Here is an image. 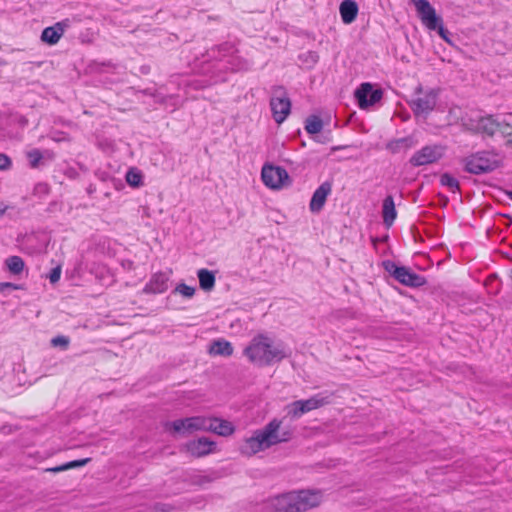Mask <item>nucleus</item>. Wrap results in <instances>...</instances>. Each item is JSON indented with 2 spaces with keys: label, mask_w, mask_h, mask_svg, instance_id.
I'll return each mask as SVG.
<instances>
[{
  "label": "nucleus",
  "mask_w": 512,
  "mask_h": 512,
  "mask_svg": "<svg viewBox=\"0 0 512 512\" xmlns=\"http://www.w3.org/2000/svg\"><path fill=\"white\" fill-rule=\"evenodd\" d=\"M330 402V395H327L325 393L315 394L312 397L305 400H297V403L299 404L303 414L323 407L329 404Z\"/></svg>",
  "instance_id": "dca6fc26"
},
{
  "label": "nucleus",
  "mask_w": 512,
  "mask_h": 512,
  "mask_svg": "<svg viewBox=\"0 0 512 512\" xmlns=\"http://www.w3.org/2000/svg\"><path fill=\"white\" fill-rule=\"evenodd\" d=\"M440 183L441 185L448 187L452 192L460 190L459 181L449 173L441 175Z\"/></svg>",
  "instance_id": "c85d7f7f"
},
{
  "label": "nucleus",
  "mask_w": 512,
  "mask_h": 512,
  "mask_svg": "<svg viewBox=\"0 0 512 512\" xmlns=\"http://www.w3.org/2000/svg\"><path fill=\"white\" fill-rule=\"evenodd\" d=\"M188 423L187 418H184L167 423V426L171 427L174 432L185 434L192 432L191 429L188 428Z\"/></svg>",
  "instance_id": "c756f323"
},
{
  "label": "nucleus",
  "mask_w": 512,
  "mask_h": 512,
  "mask_svg": "<svg viewBox=\"0 0 512 512\" xmlns=\"http://www.w3.org/2000/svg\"><path fill=\"white\" fill-rule=\"evenodd\" d=\"M141 72H142L143 74H147V73L149 72V67H148V66H142V67H141Z\"/></svg>",
  "instance_id": "79ce46f5"
},
{
  "label": "nucleus",
  "mask_w": 512,
  "mask_h": 512,
  "mask_svg": "<svg viewBox=\"0 0 512 512\" xmlns=\"http://www.w3.org/2000/svg\"><path fill=\"white\" fill-rule=\"evenodd\" d=\"M126 181L132 187H139L142 184V175L135 168L130 169L126 173Z\"/></svg>",
  "instance_id": "7c9ffc66"
},
{
  "label": "nucleus",
  "mask_w": 512,
  "mask_h": 512,
  "mask_svg": "<svg viewBox=\"0 0 512 512\" xmlns=\"http://www.w3.org/2000/svg\"><path fill=\"white\" fill-rule=\"evenodd\" d=\"M444 155V147L441 145H426L416 151L409 163L414 167L432 164L440 160Z\"/></svg>",
  "instance_id": "1a4fd4ad"
},
{
  "label": "nucleus",
  "mask_w": 512,
  "mask_h": 512,
  "mask_svg": "<svg viewBox=\"0 0 512 512\" xmlns=\"http://www.w3.org/2000/svg\"><path fill=\"white\" fill-rule=\"evenodd\" d=\"M332 191V183L329 181L323 182L313 193L309 207L312 212H319L325 205L327 196Z\"/></svg>",
  "instance_id": "2eb2a0df"
},
{
  "label": "nucleus",
  "mask_w": 512,
  "mask_h": 512,
  "mask_svg": "<svg viewBox=\"0 0 512 512\" xmlns=\"http://www.w3.org/2000/svg\"><path fill=\"white\" fill-rule=\"evenodd\" d=\"M322 500L318 490H301L280 495L274 500L277 512H305L317 507Z\"/></svg>",
  "instance_id": "f03ea898"
},
{
  "label": "nucleus",
  "mask_w": 512,
  "mask_h": 512,
  "mask_svg": "<svg viewBox=\"0 0 512 512\" xmlns=\"http://www.w3.org/2000/svg\"><path fill=\"white\" fill-rule=\"evenodd\" d=\"M68 27V20L57 22L55 25L46 27L41 34V40L49 45L56 44Z\"/></svg>",
  "instance_id": "f3484780"
},
{
  "label": "nucleus",
  "mask_w": 512,
  "mask_h": 512,
  "mask_svg": "<svg viewBox=\"0 0 512 512\" xmlns=\"http://www.w3.org/2000/svg\"><path fill=\"white\" fill-rule=\"evenodd\" d=\"M27 158L31 168H38L43 159V154L39 149H32L27 152Z\"/></svg>",
  "instance_id": "2f4dec72"
},
{
  "label": "nucleus",
  "mask_w": 512,
  "mask_h": 512,
  "mask_svg": "<svg viewBox=\"0 0 512 512\" xmlns=\"http://www.w3.org/2000/svg\"><path fill=\"white\" fill-rule=\"evenodd\" d=\"M169 276L165 272H157L153 274L150 280L145 284L143 293L145 294H161L168 289Z\"/></svg>",
  "instance_id": "4468645a"
},
{
  "label": "nucleus",
  "mask_w": 512,
  "mask_h": 512,
  "mask_svg": "<svg viewBox=\"0 0 512 512\" xmlns=\"http://www.w3.org/2000/svg\"><path fill=\"white\" fill-rule=\"evenodd\" d=\"M197 276L202 290L209 292L214 289L216 282L215 272L202 268L197 271Z\"/></svg>",
  "instance_id": "4be33fe9"
},
{
  "label": "nucleus",
  "mask_w": 512,
  "mask_h": 512,
  "mask_svg": "<svg viewBox=\"0 0 512 512\" xmlns=\"http://www.w3.org/2000/svg\"><path fill=\"white\" fill-rule=\"evenodd\" d=\"M261 178L267 187L280 189L285 181L289 180V175L283 167L265 164L262 168Z\"/></svg>",
  "instance_id": "9d476101"
},
{
  "label": "nucleus",
  "mask_w": 512,
  "mask_h": 512,
  "mask_svg": "<svg viewBox=\"0 0 512 512\" xmlns=\"http://www.w3.org/2000/svg\"><path fill=\"white\" fill-rule=\"evenodd\" d=\"M210 353L220 356H231L233 354V347L232 344L226 340H216L210 348Z\"/></svg>",
  "instance_id": "5701e85b"
},
{
  "label": "nucleus",
  "mask_w": 512,
  "mask_h": 512,
  "mask_svg": "<svg viewBox=\"0 0 512 512\" xmlns=\"http://www.w3.org/2000/svg\"><path fill=\"white\" fill-rule=\"evenodd\" d=\"M305 56H306V59L310 60V62H311L312 64L317 63L318 58H319V57H318V55H317V53H316V52H312V51H308V52L305 54Z\"/></svg>",
  "instance_id": "58836bf2"
},
{
  "label": "nucleus",
  "mask_w": 512,
  "mask_h": 512,
  "mask_svg": "<svg viewBox=\"0 0 512 512\" xmlns=\"http://www.w3.org/2000/svg\"><path fill=\"white\" fill-rule=\"evenodd\" d=\"M502 126L503 122L497 121L492 115L481 117L478 121V129L488 136H493Z\"/></svg>",
  "instance_id": "aec40b11"
},
{
  "label": "nucleus",
  "mask_w": 512,
  "mask_h": 512,
  "mask_svg": "<svg viewBox=\"0 0 512 512\" xmlns=\"http://www.w3.org/2000/svg\"><path fill=\"white\" fill-rule=\"evenodd\" d=\"M415 8L422 23L429 30L435 31L436 27L439 26V22H442V18L436 14L434 7L429 1H418Z\"/></svg>",
  "instance_id": "f8f14e48"
},
{
  "label": "nucleus",
  "mask_w": 512,
  "mask_h": 512,
  "mask_svg": "<svg viewBox=\"0 0 512 512\" xmlns=\"http://www.w3.org/2000/svg\"><path fill=\"white\" fill-rule=\"evenodd\" d=\"M284 411H285V415L281 419L282 425L284 424V422L286 420L294 421V420L301 418L304 415L299 404L297 403V401H294V402L286 405L284 408Z\"/></svg>",
  "instance_id": "b1692460"
},
{
  "label": "nucleus",
  "mask_w": 512,
  "mask_h": 512,
  "mask_svg": "<svg viewBox=\"0 0 512 512\" xmlns=\"http://www.w3.org/2000/svg\"><path fill=\"white\" fill-rule=\"evenodd\" d=\"M509 124L508 123H504L503 122V126L498 129L503 135L507 136V135H510L511 133L507 131V129L509 128Z\"/></svg>",
  "instance_id": "a19ab883"
},
{
  "label": "nucleus",
  "mask_w": 512,
  "mask_h": 512,
  "mask_svg": "<svg viewBox=\"0 0 512 512\" xmlns=\"http://www.w3.org/2000/svg\"><path fill=\"white\" fill-rule=\"evenodd\" d=\"M215 446L216 443L206 437H200L196 440H191L185 445L187 452L198 458L212 453L215 449Z\"/></svg>",
  "instance_id": "ddd939ff"
},
{
  "label": "nucleus",
  "mask_w": 512,
  "mask_h": 512,
  "mask_svg": "<svg viewBox=\"0 0 512 512\" xmlns=\"http://www.w3.org/2000/svg\"><path fill=\"white\" fill-rule=\"evenodd\" d=\"M175 292L180 293L184 297L191 298L195 294V288L188 286L185 283H180L175 288Z\"/></svg>",
  "instance_id": "f704fd0d"
},
{
  "label": "nucleus",
  "mask_w": 512,
  "mask_h": 512,
  "mask_svg": "<svg viewBox=\"0 0 512 512\" xmlns=\"http://www.w3.org/2000/svg\"><path fill=\"white\" fill-rule=\"evenodd\" d=\"M4 288L18 289V286L9 282L0 283V291H3Z\"/></svg>",
  "instance_id": "ea45409f"
},
{
  "label": "nucleus",
  "mask_w": 512,
  "mask_h": 512,
  "mask_svg": "<svg viewBox=\"0 0 512 512\" xmlns=\"http://www.w3.org/2000/svg\"><path fill=\"white\" fill-rule=\"evenodd\" d=\"M12 166L10 157L4 153H0V170H9Z\"/></svg>",
  "instance_id": "c9c22d12"
},
{
  "label": "nucleus",
  "mask_w": 512,
  "mask_h": 512,
  "mask_svg": "<svg viewBox=\"0 0 512 512\" xmlns=\"http://www.w3.org/2000/svg\"><path fill=\"white\" fill-rule=\"evenodd\" d=\"M143 94H145V95H149V96H154V94L152 93L151 89H145V90H143Z\"/></svg>",
  "instance_id": "37998d69"
},
{
  "label": "nucleus",
  "mask_w": 512,
  "mask_h": 512,
  "mask_svg": "<svg viewBox=\"0 0 512 512\" xmlns=\"http://www.w3.org/2000/svg\"><path fill=\"white\" fill-rule=\"evenodd\" d=\"M6 211V206H4L3 204H0V216L3 215Z\"/></svg>",
  "instance_id": "c03bdc74"
},
{
  "label": "nucleus",
  "mask_w": 512,
  "mask_h": 512,
  "mask_svg": "<svg viewBox=\"0 0 512 512\" xmlns=\"http://www.w3.org/2000/svg\"><path fill=\"white\" fill-rule=\"evenodd\" d=\"M382 216H383V222L386 226H391L397 216L394 199L391 195H388L383 200Z\"/></svg>",
  "instance_id": "412c9836"
},
{
  "label": "nucleus",
  "mask_w": 512,
  "mask_h": 512,
  "mask_svg": "<svg viewBox=\"0 0 512 512\" xmlns=\"http://www.w3.org/2000/svg\"><path fill=\"white\" fill-rule=\"evenodd\" d=\"M188 428L191 429V431H198V430H207L211 427L210 424V418L207 417H201V416H195V417H188L187 418Z\"/></svg>",
  "instance_id": "393cba45"
},
{
  "label": "nucleus",
  "mask_w": 512,
  "mask_h": 512,
  "mask_svg": "<svg viewBox=\"0 0 512 512\" xmlns=\"http://www.w3.org/2000/svg\"><path fill=\"white\" fill-rule=\"evenodd\" d=\"M294 430L290 427L282 428V420L272 419L262 429L254 431L253 435L245 440L241 453L254 455L274 445L285 443L293 438Z\"/></svg>",
  "instance_id": "f257e3e1"
},
{
  "label": "nucleus",
  "mask_w": 512,
  "mask_h": 512,
  "mask_svg": "<svg viewBox=\"0 0 512 512\" xmlns=\"http://www.w3.org/2000/svg\"><path fill=\"white\" fill-rule=\"evenodd\" d=\"M358 10V5L354 0H343L339 7L343 23L351 24L354 22L357 17Z\"/></svg>",
  "instance_id": "a211bd4d"
},
{
  "label": "nucleus",
  "mask_w": 512,
  "mask_h": 512,
  "mask_svg": "<svg viewBox=\"0 0 512 512\" xmlns=\"http://www.w3.org/2000/svg\"><path fill=\"white\" fill-rule=\"evenodd\" d=\"M506 195L508 196V198H509L510 200H512V190H510V191H506Z\"/></svg>",
  "instance_id": "a18cd8bd"
},
{
  "label": "nucleus",
  "mask_w": 512,
  "mask_h": 512,
  "mask_svg": "<svg viewBox=\"0 0 512 512\" xmlns=\"http://www.w3.org/2000/svg\"><path fill=\"white\" fill-rule=\"evenodd\" d=\"M382 266L394 279L405 286L420 287L426 283L423 276L413 272L408 267L398 266L392 260L383 261Z\"/></svg>",
  "instance_id": "0eeeda50"
},
{
  "label": "nucleus",
  "mask_w": 512,
  "mask_h": 512,
  "mask_svg": "<svg viewBox=\"0 0 512 512\" xmlns=\"http://www.w3.org/2000/svg\"><path fill=\"white\" fill-rule=\"evenodd\" d=\"M211 427L208 431H212L220 436H230L234 433L235 427L230 421L218 418H210Z\"/></svg>",
  "instance_id": "6ab92c4d"
},
{
  "label": "nucleus",
  "mask_w": 512,
  "mask_h": 512,
  "mask_svg": "<svg viewBox=\"0 0 512 512\" xmlns=\"http://www.w3.org/2000/svg\"><path fill=\"white\" fill-rule=\"evenodd\" d=\"M237 48L233 42H224L208 49L206 54L209 60L224 62L226 70L241 71L249 68V63L237 55Z\"/></svg>",
  "instance_id": "39448f33"
},
{
  "label": "nucleus",
  "mask_w": 512,
  "mask_h": 512,
  "mask_svg": "<svg viewBox=\"0 0 512 512\" xmlns=\"http://www.w3.org/2000/svg\"><path fill=\"white\" fill-rule=\"evenodd\" d=\"M89 461H90V458L74 460V461H70V462H67L65 464H62L60 466H56V467L50 468L49 471L54 472V473L61 472V471H66L68 469L82 467V466L86 465Z\"/></svg>",
  "instance_id": "cd10ccee"
},
{
  "label": "nucleus",
  "mask_w": 512,
  "mask_h": 512,
  "mask_svg": "<svg viewBox=\"0 0 512 512\" xmlns=\"http://www.w3.org/2000/svg\"><path fill=\"white\" fill-rule=\"evenodd\" d=\"M410 139L409 138H400L395 141H392L388 144V148L393 152L397 153L399 152L400 148L402 146L407 147L409 145Z\"/></svg>",
  "instance_id": "72a5a7b5"
},
{
  "label": "nucleus",
  "mask_w": 512,
  "mask_h": 512,
  "mask_svg": "<svg viewBox=\"0 0 512 512\" xmlns=\"http://www.w3.org/2000/svg\"><path fill=\"white\" fill-rule=\"evenodd\" d=\"M464 171L473 175L488 174L503 165L502 158L495 150H482L462 159Z\"/></svg>",
  "instance_id": "20e7f679"
},
{
  "label": "nucleus",
  "mask_w": 512,
  "mask_h": 512,
  "mask_svg": "<svg viewBox=\"0 0 512 512\" xmlns=\"http://www.w3.org/2000/svg\"><path fill=\"white\" fill-rule=\"evenodd\" d=\"M439 92V89L424 90L421 85H418L414 90L413 98L408 102L414 115L427 118L437 105Z\"/></svg>",
  "instance_id": "423d86ee"
},
{
  "label": "nucleus",
  "mask_w": 512,
  "mask_h": 512,
  "mask_svg": "<svg viewBox=\"0 0 512 512\" xmlns=\"http://www.w3.org/2000/svg\"><path fill=\"white\" fill-rule=\"evenodd\" d=\"M70 339L67 336L59 335L56 337H53L51 339V345L53 347H61L63 350H66L69 346Z\"/></svg>",
  "instance_id": "473e14b6"
},
{
  "label": "nucleus",
  "mask_w": 512,
  "mask_h": 512,
  "mask_svg": "<svg viewBox=\"0 0 512 512\" xmlns=\"http://www.w3.org/2000/svg\"><path fill=\"white\" fill-rule=\"evenodd\" d=\"M60 276H61V267H60V266H57V267L53 268V269L50 271V273H49V275H48V278H49L50 282H51L52 284H54V283H56V282H58V281H59Z\"/></svg>",
  "instance_id": "e433bc0d"
},
{
  "label": "nucleus",
  "mask_w": 512,
  "mask_h": 512,
  "mask_svg": "<svg viewBox=\"0 0 512 512\" xmlns=\"http://www.w3.org/2000/svg\"><path fill=\"white\" fill-rule=\"evenodd\" d=\"M244 354L259 366H267L286 357L280 345L273 346L271 339L264 335L254 337L245 348Z\"/></svg>",
  "instance_id": "7ed1b4c3"
},
{
  "label": "nucleus",
  "mask_w": 512,
  "mask_h": 512,
  "mask_svg": "<svg viewBox=\"0 0 512 512\" xmlns=\"http://www.w3.org/2000/svg\"><path fill=\"white\" fill-rule=\"evenodd\" d=\"M270 107L275 122L278 124L284 122L291 111V101L283 86L273 87V95L270 99Z\"/></svg>",
  "instance_id": "6e6552de"
},
{
  "label": "nucleus",
  "mask_w": 512,
  "mask_h": 512,
  "mask_svg": "<svg viewBox=\"0 0 512 512\" xmlns=\"http://www.w3.org/2000/svg\"><path fill=\"white\" fill-rule=\"evenodd\" d=\"M7 268L12 274L18 275L24 269V261L19 256H10L5 261Z\"/></svg>",
  "instance_id": "bb28decb"
},
{
  "label": "nucleus",
  "mask_w": 512,
  "mask_h": 512,
  "mask_svg": "<svg viewBox=\"0 0 512 512\" xmlns=\"http://www.w3.org/2000/svg\"><path fill=\"white\" fill-rule=\"evenodd\" d=\"M304 128L309 134H318L323 129V121L317 115H310L305 120Z\"/></svg>",
  "instance_id": "a878e982"
},
{
  "label": "nucleus",
  "mask_w": 512,
  "mask_h": 512,
  "mask_svg": "<svg viewBox=\"0 0 512 512\" xmlns=\"http://www.w3.org/2000/svg\"><path fill=\"white\" fill-rule=\"evenodd\" d=\"M361 109H366L382 99L383 91L381 89H374L373 85L369 82L362 83L354 93Z\"/></svg>",
  "instance_id": "9b49d317"
},
{
  "label": "nucleus",
  "mask_w": 512,
  "mask_h": 512,
  "mask_svg": "<svg viewBox=\"0 0 512 512\" xmlns=\"http://www.w3.org/2000/svg\"><path fill=\"white\" fill-rule=\"evenodd\" d=\"M436 30L438 31V34L441 36L442 39L449 42V38L447 36L448 31L443 26V21L439 22V26L436 27Z\"/></svg>",
  "instance_id": "4c0bfd02"
}]
</instances>
